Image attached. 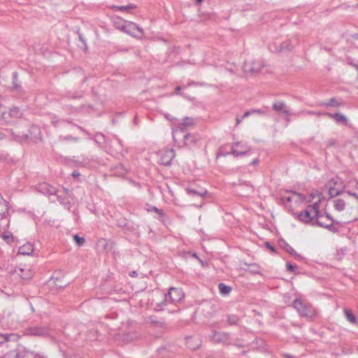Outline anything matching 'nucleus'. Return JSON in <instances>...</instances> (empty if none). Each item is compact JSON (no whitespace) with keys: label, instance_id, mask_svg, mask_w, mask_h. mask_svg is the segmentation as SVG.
Wrapping results in <instances>:
<instances>
[{"label":"nucleus","instance_id":"obj_13","mask_svg":"<svg viewBox=\"0 0 358 358\" xmlns=\"http://www.w3.org/2000/svg\"><path fill=\"white\" fill-rule=\"evenodd\" d=\"M211 339L217 343H227L229 341V335L224 332L215 331Z\"/></svg>","mask_w":358,"mask_h":358},{"label":"nucleus","instance_id":"obj_51","mask_svg":"<svg viewBox=\"0 0 358 358\" xmlns=\"http://www.w3.org/2000/svg\"><path fill=\"white\" fill-rule=\"evenodd\" d=\"M181 89H182V87H181L180 86H177V87H176V94H178V93H179V92H180V90Z\"/></svg>","mask_w":358,"mask_h":358},{"label":"nucleus","instance_id":"obj_5","mask_svg":"<svg viewBox=\"0 0 358 358\" xmlns=\"http://www.w3.org/2000/svg\"><path fill=\"white\" fill-rule=\"evenodd\" d=\"M120 29L132 36L141 38L143 35V29L131 22H127L125 25L120 27Z\"/></svg>","mask_w":358,"mask_h":358},{"label":"nucleus","instance_id":"obj_55","mask_svg":"<svg viewBox=\"0 0 358 358\" xmlns=\"http://www.w3.org/2000/svg\"><path fill=\"white\" fill-rule=\"evenodd\" d=\"M227 145H224V147H222V148L220 149V150L222 148L223 152H224V153H226V152H227V151H226V152L224 151V148H227Z\"/></svg>","mask_w":358,"mask_h":358},{"label":"nucleus","instance_id":"obj_48","mask_svg":"<svg viewBox=\"0 0 358 358\" xmlns=\"http://www.w3.org/2000/svg\"><path fill=\"white\" fill-rule=\"evenodd\" d=\"M258 163H259V159H258V158H255V159H254L251 162L250 164H251V165H256V164H257Z\"/></svg>","mask_w":358,"mask_h":358},{"label":"nucleus","instance_id":"obj_58","mask_svg":"<svg viewBox=\"0 0 358 358\" xmlns=\"http://www.w3.org/2000/svg\"><path fill=\"white\" fill-rule=\"evenodd\" d=\"M64 192L66 194H69V190L67 189H64Z\"/></svg>","mask_w":358,"mask_h":358},{"label":"nucleus","instance_id":"obj_11","mask_svg":"<svg viewBox=\"0 0 358 358\" xmlns=\"http://www.w3.org/2000/svg\"><path fill=\"white\" fill-rule=\"evenodd\" d=\"M36 189L38 192L48 195L57 194V192L55 187L51 186L50 185L46 182L39 184L37 186Z\"/></svg>","mask_w":358,"mask_h":358},{"label":"nucleus","instance_id":"obj_17","mask_svg":"<svg viewBox=\"0 0 358 358\" xmlns=\"http://www.w3.org/2000/svg\"><path fill=\"white\" fill-rule=\"evenodd\" d=\"M33 252H34V246L30 243H27L20 246L18 249L19 254L23 255H29Z\"/></svg>","mask_w":358,"mask_h":358},{"label":"nucleus","instance_id":"obj_50","mask_svg":"<svg viewBox=\"0 0 358 358\" xmlns=\"http://www.w3.org/2000/svg\"><path fill=\"white\" fill-rule=\"evenodd\" d=\"M71 175L73 177H78L80 176V173L78 171H73Z\"/></svg>","mask_w":358,"mask_h":358},{"label":"nucleus","instance_id":"obj_59","mask_svg":"<svg viewBox=\"0 0 358 358\" xmlns=\"http://www.w3.org/2000/svg\"><path fill=\"white\" fill-rule=\"evenodd\" d=\"M227 71H230L231 73H234V71L233 69H227Z\"/></svg>","mask_w":358,"mask_h":358},{"label":"nucleus","instance_id":"obj_45","mask_svg":"<svg viewBox=\"0 0 358 358\" xmlns=\"http://www.w3.org/2000/svg\"><path fill=\"white\" fill-rule=\"evenodd\" d=\"M11 334H1L0 336L3 337L5 340V341H10V336H11Z\"/></svg>","mask_w":358,"mask_h":358},{"label":"nucleus","instance_id":"obj_4","mask_svg":"<svg viewBox=\"0 0 358 358\" xmlns=\"http://www.w3.org/2000/svg\"><path fill=\"white\" fill-rule=\"evenodd\" d=\"M27 334L34 336L52 337L53 331L47 327L34 326L27 329Z\"/></svg>","mask_w":358,"mask_h":358},{"label":"nucleus","instance_id":"obj_38","mask_svg":"<svg viewBox=\"0 0 358 358\" xmlns=\"http://www.w3.org/2000/svg\"><path fill=\"white\" fill-rule=\"evenodd\" d=\"M59 139L60 141H71V140L77 141L78 140V138L73 137L72 136H70V135L64 136H60L59 137Z\"/></svg>","mask_w":358,"mask_h":358},{"label":"nucleus","instance_id":"obj_42","mask_svg":"<svg viewBox=\"0 0 358 358\" xmlns=\"http://www.w3.org/2000/svg\"><path fill=\"white\" fill-rule=\"evenodd\" d=\"M296 265H293L291 264H287V269L290 272H294L296 269Z\"/></svg>","mask_w":358,"mask_h":358},{"label":"nucleus","instance_id":"obj_26","mask_svg":"<svg viewBox=\"0 0 358 358\" xmlns=\"http://www.w3.org/2000/svg\"><path fill=\"white\" fill-rule=\"evenodd\" d=\"M136 6L133 4H129L127 6H115L114 8L120 11H125L130 12L131 10L134 9Z\"/></svg>","mask_w":358,"mask_h":358},{"label":"nucleus","instance_id":"obj_24","mask_svg":"<svg viewBox=\"0 0 358 358\" xmlns=\"http://www.w3.org/2000/svg\"><path fill=\"white\" fill-rule=\"evenodd\" d=\"M218 288H219L220 294L222 295L229 294L231 290V288L229 286L226 285L224 283H220L218 285Z\"/></svg>","mask_w":358,"mask_h":358},{"label":"nucleus","instance_id":"obj_35","mask_svg":"<svg viewBox=\"0 0 358 358\" xmlns=\"http://www.w3.org/2000/svg\"><path fill=\"white\" fill-rule=\"evenodd\" d=\"M238 318L236 315H229L227 317V322L230 325H234L238 323Z\"/></svg>","mask_w":358,"mask_h":358},{"label":"nucleus","instance_id":"obj_52","mask_svg":"<svg viewBox=\"0 0 358 358\" xmlns=\"http://www.w3.org/2000/svg\"><path fill=\"white\" fill-rule=\"evenodd\" d=\"M34 358H45L44 356L41 355L39 354H36Z\"/></svg>","mask_w":358,"mask_h":358},{"label":"nucleus","instance_id":"obj_20","mask_svg":"<svg viewBox=\"0 0 358 358\" xmlns=\"http://www.w3.org/2000/svg\"><path fill=\"white\" fill-rule=\"evenodd\" d=\"M186 345L187 348H190L191 350H196L199 347L200 342L196 338L188 337L186 338Z\"/></svg>","mask_w":358,"mask_h":358},{"label":"nucleus","instance_id":"obj_41","mask_svg":"<svg viewBox=\"0 0 358 358\" xmlns=\"http://www.w3.org/2000/svg\"><path fill=\"white\" fill-rule=\"evenodd\" d=\"M104 138H105V136L103 134H99L96 135L95 141L97 143H101L102 141H104Z\"/></svg>","mask_w":358,"mask_h":358},{"label":"nucleus","instance_id":"obj_6","mask_svg":"<svg viewBox=\"0 0 358 358\" xmlns=\"http://www.w3.org/2000/svg\"><path fill=\"white\" fill-rule=\"evenodd\" d=\"M282 200L286 207L289 208V205H291L292 203H301L305 202L306 197L300 193L290 192L289 194L283 196Z\"/></svg>","mask_w":358,"mask_h":358},{"label":"nucleus","instance_id":"obj_8","mask_svg":"<svg viewBox=\"0 0 358 358\" xmlns=\"http://www.w3.org/2000/svg\"><path fill=\"white\" fill-rule=\"evenodd\" d=\"M159 162L161 164L169 166L175 157V152L173 149L161 150L159 152Z\"/></svg>","mask_w":358,"mask_h":358},{"label":"nucleus","instance_id":"obj_27","mask_svg":"<svg viewBox=\"0 0 358 358\" xmlns=\"http://www.w3.org/2000/svg\"><path fill=\"white\" fill-rule=\"evenodd\" d=\"M184 143L185 145H189L191 143H194L196 142V139L194 136H192L189 134H183Z\"/></svg>","mask_w":358,"mask_h":358},{"label":"nucleus","instance_id":"obj_44","mask_svg":"<svg viewBox=\"0 0 358 358\" xmlns=\"http://www.w3.org/2000/svg\"><path fill=\"white\" fill-rule=\"evenodd\" d=\"M324 218H325V220H327V221L328 222L333 224L335 222L334 220L331 217V216L329 213L326 214V215L324 216Z\"/></svg>","mask_w":358,"mask_h":358},{"label":"nucleus","instance_id":"obj_18","mask_svg":"<svg viewBox=\"0 0 358 358\" xmlns=\"http://www.w3.org/2000/svg\"><path fill=\"white\" fill-rule=\"evenodd\" d=\"M325 115L334 119L337 123H343L344 124H346L348 122L347 117L340 113H337L335 114L325 113Z\"/></svg>","mask_w":358,"mask_h":358},{"label":"nucleus","instance_id":"obj_56","mask_svg":"<svg viewBox=\"0 0 358 358\" xmlns=\"http://www.w3.org/2000/svg\"><path fill=\"white\" fill-rule=\"evenodd\" d=\"M227 145H224V147H222V148L220 149V150L222 148L223 152H224V153H226V152H227V151H226V152L224 151V148H227Z\"/></svg>","mask_w":358,"mask_h":358},{"label":"nucleus","instance_id":"obj_31","mask_svg":"<svg viewBox=\"0 0 358 358\" xmlns=\"http://www.w3.org/2000/svg\"><path fill=\"white\" fill-rule=\"evenodd\" d=\"M73 240L76 243L77 245L80 247L83 245L85 242V240L83 237L79 236L78 234H75L73 236Z\"/></svg>","mask_w":358,"mask_h":358},{"label":"nucleus","instance_id":"obj_2","mask_svg":"<svg viewBox=\"0 0 358 358\" xmlns=\"http://www.w3.org/2000/svg\"><path fill=\"white\" fill-rule=\"evenodd\" d=\"M251 148L247 145V143L243 142H236L231 145L230 152L224 153L222 148L219 150L218 156H226L231 154L234 157H242L249 152Z\"/></svg>","mask_w":358,"mask_h":358},{"label":"nucleus","instance_id":"obj_29","mask_svg":"<svg viewBox=\"0 0 358 358\" xmlns=\"http://www.w3.org/2000/svg\"><path fill=\"white\" fill-rule=\"evenodd\" d=\"M325 106H339L341 105V103L339 102L336 98L330 99L327 103L323 104Z\"/></svg>","mask_w":358,"mask_h":358},{"label":"nucleus","instance_id":"obj_49","mask_svg":"<svg viewBox=\"0 0 358 358\" xmlns=\"http://www.w3.org/2000/svg\"><path fill=\"white\" fill-rule=\"evenodd\" d=\"M243 120V119H242V117L239 118V117H236V125H238Z\"/></svg>","mask_w":358,"mask_h":358},{"label":"nucleus","instance_id":"obj_46","mask_svg":"<svg viewBox=\"0 0 358 358\" xmlns=\"http://www.w3.org/2000/svg\"><path fill=\"white\" fill-rule=\"evenodd\" d=\"M252 110H248V111H247V112H245V113H244V115L242 116V119H244V118H245V117H247L250 116V115H252Z\"/></svg>","mask_w":358,"mask_h":358},{"label":"nucleus","instance_id":"obj_62","mask_svg":"<svg viewBox=\"0 0 358 358\" xmlns=\"http://www.w3.org/2000/svg\"><path fill=\"white\" fill-rule=\"evenodd\" d=\"M177 131H176L175 133H173V137L175 138V135L176 134Z\"/></svg>","mask_w":358,"mask_h":358},{"label":"nucleus","instance_id":"obj_63","mask_svg":"<svg viewBox=\"0 0 358 358\" xmlns=\"http://www.w3.org/2000/svg\"><path fill=\"white\" fill-rule=\"evenodd\" d=\"M3 115H5V114L3 113ZM3 119H6V117L3 116Z\"/></svg>","mask_w":358,"mask_h":358},{"label":"nucleus","instance_id":"obj_12","mask_svg":"<svg viewBox=\"0 0 358 358\" xmlns=\"http://www.w3.org/2000/svg\"><path fill=\"white\" fill-rule=\"evenodd\" d=\"M273 108L275 111L281 113L285 116L292 115L289 108L283 101H278L275 102L273 104Z\"/></svg>","mask_w":358,"mask_h":358},{"label":"nucleus","instance_id":"obj_34","mask_svg":"<svg viewBox=\"0 0 358 358\" xmlns=\"http://www.w3.org/2000/svg\"><path fill=\"white\" fill-rule=\"evenodd\" d=\"M57 199L62 204L69 209V201L66 197H62L61 195H57Z\"/></svg>","mask_w":358,"mask_h":358},{"label":"nucleus","instance_id":"obj_47","mask_svg":"<svg viewBox=\"0 0 358 358\" xmlns=\"http://www.w3.org/2000/svg\"><path fill=\"white\" fill-rule=\"evenodd\" d=\"M187 192H188V194H197L196 191V190H194V189H187Z\"/></svg>","mask_w":358,"mask_h":358},{"label":"nucleus","instance_id":"obj_1","mask_svg":"<svg viewBox=\"0 0 358 358\" xmlns=\"http://www.w3.org/2000/svg\"><path fill=\"white\" fill-rule=\"evenodd\" d=\"M320 201H315L313 204L308 205L304 210L295 213L296 218L304 224H315L316 217L318 216Z\"/></svg>","mask_w":358,"mask_h":358},{"label":"nucleus","instance_id":"obj_22","mask_svg":"<svg viewBox=\"0 0 358 358\" xmlns=\"http://www.w3.org/2000/svg\"><path fill=\"white\" fill-rule=\"evenodd\" d=\"M280 246L288 253L293 256H298L296 252L286 242L282 241L280 243Z\"/></svg>","mask_w":358,"mask_h":358},{"label":"nucleus","instance_id":"obj_15","mask_svg":"<svg viewBox=\"0 0 358 358\" xmlns=\"http://www.w3.org/2000/svg\"><path fill=\"white\" fill-rule=\"evenodd\" d=\"M236 191L241 195L246 196L253 192V187L248 183L241 184Z\"/></svg>","mask_w":358,"mask_h":358},{"label":"nucleus","instance_id":"obj_16","mask_svg":"<svg viewBox=\"0 0 358 358\" xmlns=\"http://www.w3.org/2000/svg\"><path fill=\"white\" fill-rule=\"evenodd\" d=\"M294 48V45L290 41H286L282 43L278 48H276L275 50H273L272 47L270 46V49L272 51L275 52H285V51H290Z\"/></svg>","mask_w":358,"mask_h":358},{"label":"nucleus","instance_id":"obj_53","mask_svg":"<svg viewBox=\"0 0 358 358\" xmlns=\"http://www.w3.org/2000/svg\"><path fill=\"white\" fill-rule=\"evenodd\" d=\"M130 275L131 277H135V276L137 275V272L136 271H132V272H131Z\"/></svg>","mask_w":358,"mask_h":358},{"label":"nucleus","instance_id":"obj_32","mask_svg":"<svg viewBox=\"0 0 358 358\" xmlns=\"http://www.w3.org/2000/svg\"><path fill=\"white\" fill-rule=\"evenodd\" d=\"M1 237L7 243H10L13 241V236L10 232L3 233Z\"/></svg>","mask_w":358,"mask_h":358},{"label":"nucleus","instance_id":"obj_7","mask_svg":"<svg viewBox=\"0 0 358 358\" xmlns=\"http://www.w3.org/2000/svg\"><path fill=\"white\" fill-rule=\"evenodd\" d=\"M263 67V63L260 60H252L246 62L243 66V69L245 73H257Z\"/></svg>","mask_w":358,"mask_h":358},{"label":"nucleus","instance_id":"obj_10","mask_svg":"<svg viewBox=\"0 0 358 358\" xmlns=\"http://www.w3.org/2000/svg\"><path fill=\"white\" fill-rule=\"evenodd\" d=\"M315 222H316L318 226L326 228L330 231H338V229L332 223L328 222L327 220H325L324 216L322 215L320 211L318 212V216L316 217Z\"/></svg>","mask_w":358,"mask_h":358},{"label":"nucleus","instance_id":"obj_19","mask_svg":"<svg viewBox=\"0 0 358 358\" xmlns=\"http://www.w3.org/2000/svg\"><path fill=\"white\" fill-rule=\"evenodd\" d=\"M331 203L334 208L338 212L343 211L346 206L344 200L341 199H334L331 201Z\"/></svg>","mask_w":358,"mask_h":358},{"label":"nucleus","instance_id":"obj_64","mask_svg":"<svg viewBox=\"0 0 358 358\" xmlns=\"http://www.w3.org/2000/svg\"><path fill=\"white\" fill-rule=\"evenodd\" d=\"M208 358H213V357H208Z\"/></svg>","mask_w":358,"mask_h":358},{"label":"nucleus","instance_id":"obj_54","mask_svg":"<svg viewBox=\"0 0 358 358\" xmlns=\"http://www.w3.org/2000/svg\"><path fill=\"white\" fill-rule=\"evenodd\" d=\"M266 245H267V247H268L269 249H271L272 251H274V248H273L272 245H269V243H266Z\"/></svg>","mask_w":358,"mask_h":358},{"label":"nucleus","instance_id":"obj_39","mask_svg":"<svg viewBox=\"0 0 358 358\" xmlns=\"http://www.w3.org/2000/svg\"><path fill=\"white\" fill-rule=\"evenodd\" d=\"M329 182H333L332 185H333L334 187H338L340 184L343 185V182H341V180L338 178H333L331 180H329Z\"/></svg>","mask_w":358,"mask_h":358},{"label":"nucleus","instance_id":"obj_33","mask_svg":"<svg viewBox=\"0 0 358 358\" xmlns=\"http://www.w3.org/2000/svg\"><path fill=\"white\" fill-rule=\"evenodd\" d=\"M13 88L15 90H20L21 86L20 84H18L17 81V73L14 72L13 73Z\"/></svg>","mask_w":358,"mask_h":358},{"label":"nucleus","instance_id":"obj_21","mask_svg":"<svg viewBox=\"0 0 358 358\" xmlns=\"http://www.w3.org/2000/svg\"><path fill=\"white\" fill-rule=\"evenodd\" d=\"M194 124V120L192 117H186L182 120V122L181 123V130L193 126Z\"/></svg>","mask_w":358,"mask_h":358},{"label":"nucleus","instance_id":"obj_14","mask_svg":"<svg viewBox=\"0 0 358 358\" xmlns=\"http://www.w3.org/2000/svg\"><path fill=\"white\" fill-rule=\"evenodd\" d=\"M332 183L333 182H328L327 187L328 188L330 196L335 197L343 192V185L340 184L338 187H334Z\"/></svg>","mask_w":358,"mask_h":358},{"label":"nucleus","instance_id":"obj_28","mask_svg":"<svg viewBox=\"0 0 358 358\" xmlns=\"http://www.w3.org/2000/svg\"><path fill=\"white\" fill-rule=\"evenodd\" d=\"M344 312L345 317L349 322L351 323H355L356 322V317L350 310L345 309Z\"/></svg>","mask_w":358,"mask_h":358},{"label":"nucleus","instance_id":"obj_36","mask_svg":"<svg viewBox=\"0 0 358 358\" xmlns=\"http://www.w3.org/2000/svg\"><path fill=\"white\" fill-rule=\"evenodd\" d=\"M320 114L321 113H315L314 111H310V110H301L296 115L298 116H300V115H320Z\"/></svg>","mask_w":358,"mask_h":358},{"label":"nucleus","instance_id":"obj_3","mask_svg":"<svg viewBox=\"0 0 358 358\" xmlns=\"http://www.w3.org/2000/svg\"><path fill=\"white\" fill-rule=\"evenodd\" d=\"M184 294L181 289L171 287L169 289L168 294L164 295V298L160 306H166L169 303H175L180 301Z\"/></svg>","mask_w":358,"mask_h":358},{"label":"nucleus","instance_id":"obj_57","mask_svg":"<svg viewBox=\"0 0 358 358\" xmlns=\"http://www.w3.org/2000/svg\"><path fill=\"white\" fill-rule=\"evenodd\" d=\"M195 258L198 259L199 262H201V260L198 257V256L196 254H194L193 255Z\"/></svg>","mask_w":358,"mask_h":358},{"label":"nucleus","instance_id":"obj_37","mask_svg":"<svg viewBox=\"0 0 358 358\" xmlns=\"http://www.w3.org/2000/svg\"><path fill=\"white\" fill-rule=\"evenodd\" d=\"M148 211H154L155 213H157L160 218L163 217L165 215V214L162 210L155 206H152V208H149Z\"/></svg>","mask_w":358,"mask_h":358},{"label":"nucleus","instance_id":"obj_61","mask_svg":"<svg viewBox=\"0 0 358 358\" xmlns=\"http://www.w3.org/2000/svg\"><path fill=\"white\" fill-rule=\"evenodd\" d=\"M79 38H80V41H83V39L80 35L79 36Z\"/></svg>","mask_w":358,"mask_h":358},{"label":"nucleus","instance_id":"obj_23","mask_svg":"<svg viewBox=\"0 0 358 358\" xmlns=\"http://www.w3.org/2000/svg\"><path fill=\"white\" fill-rule=\"evenodd\" d=\"M8 115L13 118H20L22 113L17 107H13L10 109Z\"/></svg>","mask_w":358,"mask_h":358},{"label":"nucleus","instance_id":"obj_43","mask_svg":"<svg viewBox=\"0 0 358 358\" xmlns=\"http://www.w3.org/2000/svg\"><path fill=\"white\" fill-rule=\"evenodd\" d=\"M252 114L257 113L259 115H265V111L262 109H252Z\"/></svg>","mask_w":358,"mask_h":358},{"label":"nucleus","instance_id":"obj_30","mask_svg":"<svg viewBox=\"0 0 358 358\" xmlns=\"http://www.w3.org/2000/svg\"><path fill=\"white\" fill-rule=\"evenodd\" d=\"M8 213V207L4 201L0 198V215H4Z\"/></svg>","mask_w":358,"mask_h":358},{"label":"nucleus","instance_id":"obj_9","mask_svg":"<svg viewBox=\"0 0 358 358\" xmlns=\"http://www.w3.org/2000/svg\"><path fill=\"white\" fill-rule=\"evenodd\" d=\"M293 307L297 310L300 315L303 317H310L312 312L310 308L307 306L301 300L296 299L293 302Z\"/></svg>","mask_w":358,"mask_h":358},{"label":"nucleus","instance_id":"obj_60","mask_svg":"<svg viewBox=\"0 0 358 358\" xmlns=\"http://www.w3.org/2000/svg\"><path fill=\"white\" fill-rule=\"evenodd\" d=\"M197 3H201L203 1V0H196Z\"/></svg>","mask_w":358,"mask_h":358},{"label":"nucleus","instance_id":"obj_25","mask_svg":"<svg viewBox=\"0 0 358 358\" xmlns=\"http://www.w3.org/2000/svg\"><path fill=\"white\" fill-rule=\"evenodd\" d=\"M315 199L320 201V195L317 191H313L308 198L306 197L305 202H311Z\"/></svg>","mask_w":358,"mask_h":358},{"label":"nucleus","instance_id":"obj_40","mask_svg":"<svg viewBox=\"0 0 358 358\" xmlns=\"http://www.w3.org/2000/svg\"><path fill=\"white\" fill-rule=\"evenodd\" d=\"M351 183H352V184H355L356 187H357V189H358V181H357V180H352V181L351 182ZM348 193L350 195H351V196H355V197H356V198H357V199H358V193L352 192H351V191H348Z\"/></svg>","mask_w":358,"mask_h":358}]
</instances>
